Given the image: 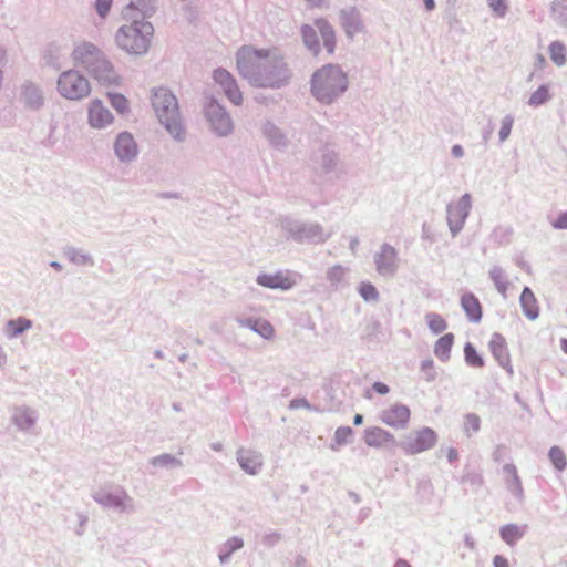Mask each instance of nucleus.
Here are the masks:
<instances>
[{
  "label": "nucleus",
  "instance_id": "nucleus-25",
  "mask_svg": "<svg viewBox=\"0 0 567 567\" xmlns=\"http://www.w3.org/2000/svg\"><path fill=\"white\" fill-rule=\"evenodd\" d=\"M504 473L507 476L506 480H507L508 488L514 494H517L520 496L523 494V487H522V483L518 477L516 467L514 465H506V466H504Z\"/></svg>",
  "mask_w": 567,
  "mask_h": 567
},
{
  "label": "nucleus",
  "instance_id": "nucleus-9",
  "mask_svg": "<svg viewBox=\"0 0 567 567\" xmlns=\"http://www.w3.org/2000/svg\"><path fill=\"white\" fill-rule=\"evenodd\" d=\"M214 81L223 89L225 95L235 105H240L243 101L241 92L234 76L225 69H216L213 74Z\"/></svg>",
  "mask_w": 567,
  "mask_h": 567
},
{
  "label": "nucleus",
  "instance_id": "nucleus-38",
  "mask_svg": "<svg viewBox=\"0 0 567 567\" xmlns=\"http://www.w3.org/2000/svg\"><path fill=\"white\" fill-rule=\"evenodd\" d=\"M359 293L365 301H374L379 297L377 288L370 282H362L359 287Z\"/></svg>",
  "mask_w": 567,
  "mask_h": 567
},
{
  "label": "nucleus",
  "instance_id": "nucleus-18",
  "mask_svg": "<svg viewBox=\"0 0 567 567\" xmlns=\"http://www.w3.org/2000/svg\"><path fill=\"white\" fill-rule=\"evenodd\" d=\"M238 462L241 468L250 475L257 474L262 466L261 455L250 450H240L238 452Z\"/></svg>",
  "mask_w": 567,
  "mask_h": 567
},
{
  "label": "nucleus",
  "instance_id": "nucleus-40",
  "mask_svg": "<svg viewBox=\"0 0 567 567\" xmlns=\"http://www.w3.org/2000/svg\"><path fill=\"white\" fill-rule=\"evenodd\" d=\"M353 435V431L349 426H341L336 430L334 441L338 445L346 444Z\"/></svg>",
  "mask_w": 567,
  "mask_h": 567
},
{
  "label": "nucleus",
  "instance_id": "nucleus-44",
  "mask_svg": "<svg viewBox=\"0 0 567 567\" xmlns=\"http://www.w3.org/2000/svg\"><path fill=\"white\" fill-rule=\"evenodd\" d=\"M551 226L555 229H567V212L558 214V216L551 221Z\"/></svg>",
  "mask_w": 567,
  "mask_h": 567
},
{
  "label": "nucleus",
  "instance_id": "nucleus-45",
  "mask_svg": "<svg viewBox=\"0 0 567 567\" xmlns=\"http://www.w3.org/2000/svg\"><path fill=\"white\" fill-rule=\"evenodd\" d=\"M112 0H96V10L101 17H105L111 8Z\"/></svg>",
  "mask_w": 567,
  "mask_h": 567
},
{
  "label": "nucleus",
  "instance_id": "nucleus-31",
  "mask_svg": "<svg viewBox=\"0 0 567 567\" xmlns=\"http://www.w3.org/2000/svg\"><path fill=\"white\" fill-rule=\"evenodd\" d=\"M549 460L556 470L563 471L567 466V460L564 451L558 446H553L549 450Z\"/></svg>",
  "mask_w": 567,
  "mask_h": 567
},
{
  "label": "nucleus",
  "instance_id": "nucleus-28",
  "mask_svg": "<svg viewBox=\"0 0 567 567\" xmlns=\"http://www.w3.org/2000/svg\"><path fill=\"white\" fill-rule=\"evenodd\" d=\"M425 319L430 330L435 334L443 332L447 327L445 319L439 313L430 312Z\"/></svg>",
  "mask_w": 567,
  "mask_h": 567
},
{
  "label": "nucleus",
  "instance_id": "nucleus-42",
  "mask_svg": "<svg viewBox=\"0 0 567 567\" xmlns=\"http://www.w3.org/2000/svg\"><path fill=\"white\" fill-rule=\"evenodd\" d=\"M513 122L514 121L511 116H506L502 121L501 128H499V140L502 142L505 141L509 136L512 127H513Z\"/></svg>",
  "mask_w": 567,
  "mask_h": 567
},
{
  "label": "nucleus",
  "instance_id": "nucleus-7",
  "mask_svg": "<svg viewBox=\"0 0 567 567\" xmlns=\"http://www.w3.org/2000/svg\"><path fill=\"white\" fill-rule=\"evenodd\" d=\"M437 442V435L434 430L423 427L411 433L403 444L408 454H419L432 449Z\"/></svg>",
  "mask_w": 567,
  "mask_h": 567
},
{
  "label": "nucleus",
  "instance_id": "nucleus-41",
  "mask_svg": "<svg viewBox=\"0 0 567 567\" xmlns=\"http://www.w3.org/2000/svg\"><path fill=\"white\" fill-rule=\"evenodd\" d=\"M488 7L498 17H504L507 12L506 0H487Z\"/></svg>",
  "mask_w": 567,
  "mask_h": 567
},
{
  "label": "nucleus",
  "instance_id": "nucleus-33",
  "mask_svg": "<svg viewBox=\"0 0 567 567\" xmlns=\"http://www.w3.org/2000/svg\"><path fill=\"white\" fill-rule=\"evenodd\" d=\"M463 429L467 435L476 433L481 429V419L477 414L468 413L464 416Z\"/></svg>",
  "mask_w": 567,
  "mask_h": 567
},
{
  "label": "nucleus",
  "instance_id": "nucleus-29",
  "mask_svg": "<svg viewBox=\"0 0 567 567\" xmlns=\"http://www.w3.org/2000/svg\"><path fill=\"white\" fill-rule=\"evenodd\" d=\"M489 276L499 293L506 296L508 289V281L501 268H494L491 270Z\"/></svg>",
  "mask_w": 567,
  "mask_h": 567
},
{
  "label": "nucleus",
  "instance_id": "nucleus-20",
  "mask_svg": "<svg viewBox=\"0 0 567 567\" xmlns=\"http://www.w3.org/2000/svg\"><path fill=\"white\" fill-rule=\"evenodd\" d=\"M461 305L468 319L478 322L482 318V306L473 293H465L461 299Z\"/></svg>",
  "mask_w": 567,
  "mask_h": 567
},
{
  "label": "nucleus",
  "instance_id": "nucleus-51",
  "mask_svg": "<svg viewBox=\"0 0 567 567\" xmlns=\"http://www.w3.org/2000/svg\"><path fill=\"white\" fill-rule=\"evenodd\" d=\"M363 422V416L361 414H355L353 417L354 425H361Z\"/></svg>",
  "mask_w": 567,
  "mask_h": 567
},
{
  "label": "nucleus",
  "instance_id": "nucleus-10",
  "mask_svg": "<svg viewBox=\"0 0 567 567\" xmlns=\"http://www.w3.org/2000/svg\"><path fill=\"white\" fill-rule=\"evenodd\" d=\"M411 419V411L406 405L393 404L381 413V421L394 429H404Z\"/></svg>",
  "mask_w": 567,
  "mask_h": 567
},
{
  "label": "nucleus",
  "instance_id": "nucleus-17",
  "mask_svg": "<svg viewBox=\"0 0 567 567\" xmlns=\"http://www.w3.org/2000/svg\"><path fill=\"white\" fill-rule=\"evenodd\" d=\"M363 440L369 446L381 447L392 443L394 437L390 432L379 426H372L364 431Z\"/></svg>",
  "mask_w": 567,
  "mask_h": 567
},
{
  "label": "nucleus",
  "instance_id": "nucleus-15",
  "mask_svg": "<svg viewBox=\"0 0 567 567\" xmlns=\"http://www.w3.org/2000/svg\"><path fill=\"white\" fill-rule=\"evenodd\" d=\"M114 150L121 161H131L137 155V145L133 136L126 132L118 134Z\"/></svg>",
  "mask_w": 567,
  "mask_h": 567
},
{
  "label": "nucleus",
  "instance_id": "nucleus-47",
  "mask_svg": "<svg viewBox=\"0 0 567 567\" xmlns=\"http://www.w3.org/2000/svg\"><path fill=\"white\" fill-rule=\"evenodd\" d=\"M494 567H508V561L504 556L496 555L493 559Z\"/></svg>",
  "mask_w": 567,
  "mask_h": 567
},
{
  "label": "nucleus",
  "instance_id": "nucleus-34",
  "mask_svg": "<svg viewBox=\"0 0 567 567\" xmlns=\"http://www.w3.org/2000/svg\"><path fill=\"white\" fill-rule=\"evenodd\" d=\"M251 328L266 339H271L275 336V329L267 320H256Z\"/></svg>",
  "mask_w": 567,
  "mask_h": 567
},
{
  "label": "nucleus",
  "instance_id": "nucleus-16",
  "mask_svg": "<svg viewBox=\"0 0 567 567\" xmlns=\"http://www.w3.org/2000/svg\"><path fill=\"white\" fill-rule=\"evenodd\" d=\"M374 261L379 274H392L395 270L396 250L390 245H383Z\"/></svg>",
  "mask_w": 567,
  "mask_h": 567
},
{
  "label": "nucleus",
  "instance_id": "nucleus-32",
  "mask_svg": "<svg viewBox=\"0 0 567 567\" xmlns=\"http://www.w3.org/2000/svg\"><path fill=\"white\" fill-rule=\"evenodd\" d=\"M342 25L349 37H353L362 30V24L354 14L344 16Z\"/></svg>",
  "mask_w": 567,
  "mask_h": 567
},
{
  "label": "nucleus",
  "instance_id": "nucleus-54",
  "mask_svg": "<svg viewBox=\"0 0 567 567\" xmlns=\"http://www.w3.org/2000/svg\"><path fill=\"white\" fill-rule=\"evenodd\" d=\"M538 59H539V61H540V62H544V61H545V60H544V56H542V55H539V56H538Z\"/></svg>",
  "mask_w": 567,
  "mask_h": 567
},
{
  "label": "nucleus",
  "instance_id": "nucleus-35",
  "mask_svg": "<svg viewBox=\"0 0 567 567\" xmlns=\"http://www.w3.org/2000/svg\"><path fill=\"white\" fill-rule=\"evenodd\" d=\"M550 97L547 85L539 86L529 97V105L539 106Z\"/></svg>",
  "mask_w": 567,
  "mask_h": 567
},
{
  "label": "nucleus",
  "instance_id": "nucleus-39",
  "mask_svg": "<svg viewBox=\"0 0 567 567\" xmlns=\"http://www.w3.org/2000/svg\"><path fill=\"white\" fill-rule=\"evenodd\" d=\"M25 97L31 106H40L42 104V96L40 91L34 86L25 87Z\"/></svg>",
  "mask_w": 567,
  "mask_h": 567
},
{
  "label": "nucleus",
  "instance_id": "nucleus-4",
  "mask_svg": "<svg viewBox=\"0 0 567 567\" xmlns=\"http://www.w3.org/2000/svg\"><path fill=\"white\" fill-rule=\"evenodd\" d=\"M153 107L162 124L175 137L181 138L183 126L176 97L166 89H157L153 94Z\"/></svg>",
  "mask_w": 567,
  "mask_h": 567
},
{
  "label": "nucleus",
  "instance_id": "nucleus-14",
  "mask_svg": "<svg viewBox=\"0 0 567 567\" xmlns=\"http://www.w3.org/2000/svg\"><path fill=\"white\" fill-rule=\"evenodd\" d=\"M257 284L270 289H290L295 280L287 272L261 274L257 277Z\"/></svg>",
  "mask_w": 567,
  "mask_h": 567
},
{
  "label": "nucleus",
  "instance_id": "nucleus-23",
  "mask_svg": "<svg viewBox=\"0 0 567 567\" xmlns=\"http://www.w3.org/2000/svg\"><path fill=\"white\" fill-rule=\"evenodd\" d=\"M550 60L557 65L563 66L567 62V48L560 41H554L548 48Z\"/></svg>",
  "mask_w": 567,
  "mask_h": 567
},
{
  "label": "nucleus",
  "instance_id": "nucleus-5",
  "mask_svg": "<svg viewBox=\"0 0 567 567\" xmlns=\"http://www.w3.org/2000/svg\"><path fill=\"white\" fill-rule=\"evenodd\" d=\"M74 60L89 69L94 78L103 84L117 83V76L110 63L100 59L99 49L89 43L78 45L73 51Z\"/></svg>",
  "mask_w": 567,
  "mask_h": 567
},
{
  "label": "nucleus",
  "instance_id": "nucleus-8",
  "mask_svg": "<svg viewBox=\"0 0 567 567\" xmlns=\"http://www.w3.org/2000/svg\"><path fill=\"white\" fill-rule=\"evenodd\" d=\"M470 208L471 197L467 194L449 206L447 221L453 234H456L463 227L464 221L470 213Z\"/></svg>",
  "mask_w": 567,
  "mask_h": 567
},
{
  "label": "nucleus",
  "instance_id": "nucleus-26",
  "mask_svg": "<svg viewBox=\"0 0 567 567\" xmlns=\"http://www.w3.org/2000/svg\"><path fill=\"white\" fill-rule=\"evenodd\" d=\"M551 17L557 23L567 25V0L553 1Z\"/></svg>",
  "mask_w": 567,
  "mask_h": 567
},
{
  "label": "nucleus",
  "instance_id": "nucleus-19",
  "mask_svg": "<svg viewBox=\"0 0 567 567\" xmlns=\"http://www.w3.org/2000/svg\"><path fill=\"white\" fill-rule=\"evenodd\" d=\"M519 302L525 316L528 319L534 320L538 317L539 306L535 295L528 287L524 288L519 298Z\"/></svg>",
  "mask_w": 567,
  "mask_h": 567
},
{
  "label": "nucleus",
  "instance_id": "nucleus-43",
  "mask_svg": "<svg viewBox=\"0 0 567 567\" xmlns=\"http://www.w3.org/2000/svg\"><path fill=\"white\" fill-rule=\"evenodd\" d=\"M328 278L332 282L340 281L344 276V269L341 266H334L328 270Z\"/></svg>",
  "mask_w": 567,
  "mask_h": 567
},
{
  "label": "nucleus",
  "instance_id": "nucleus-48",
  "mask_svg": "<svg viewBox=\"0 0 567 567\" xmlns=\"http://www.w3.org/2000/svg\"><path fill=\"white\" fill-rule=\"evenodd\" d=\"M457 456H458V454H457V451L455 449H450L447 451V458H449L450 462L456 461Z\"/></svg>",
  "mask_w": 567,
  "mask_h": 567
},
{
  "label": "nucleus",
  "instance_id": "nucleus-36",
  "mask_svg": "<svg viewBox=\"0 0 567 567\" xmlns=\"http://www.w3.org/2000/svg\"><path fill=\"white\" fill-rule=\"evenodd\" d=\"M31 327V321L25 318H19L16 320H10L8 322V328L10 329V334L12 337L28 330Z\"/></svg>",
  "mask_w": 567,
  "mask_h": 567
},
{
  "label": "nucleus",
  "instance_id": "nucleus-52",
  "mask_svg": "<svg viewBox=\"0 0 567 567\" xmlns=\"http://www.w3.org/2000/svg\"><path fill=\"white\" fill-rule=\"evenodd\" d=\"M561 350L567 354V339L560 341Z\"/></svg>",
  "mask_w": 567,
  "mask_h": 567
},
{
  "label": "nucleus",
  "instance_id": "nucleus-50",
  "mask_svg": "<svg viewBox=\"0 0 567 567\" xmlns=\"http://www.w3.org/2000/svg\"><path fill=\"white\" fill-rule=\"evenodd\" d=\"M424 4L429 11L433 10L435 7L434 0H424Z\"/></svg>",
  "mask_w": 567,
  "mask_h": 567
},
{
  "label": "nucleus",
  "instance_id": "nucleus-13",
  "mask_svg": "<svg viewBox=\"0 0 567 567\" xmlns=\"http://www.w3.org/2000/svg\"><path fill=\"white\" fill-rule=\"evenodd\" d=\"M488 347L497 362L507 371L509 375H513L514 370L505 338L498 333L493 334Z\"/></svg>",
  "mask_w": 567,
  "mask_h": 567
},
{
  "label": "nucleus",
  "instance_id": "nucleus-46",
  "mask_svg": "<svg viewBox=\"0 0 567 567\" xmlns=\"http://www.w3.org/2000/svg\"><path fill=\"white\" fill-rule=\"evenodd\" d=\"M373 390L382 395L388 394L390 391L389 386L382 382H375L373 384Z\"/></svg>",
  "mask_w": 567,
  "mask_h": 567
},
{
  "label": "nucleus",
  "instance_id": "nucleus-21",
  "mask_svg": "<svg viewBox=\"0 0 567 567\" xmlns=\"http://www.w3.org/2000/svg\"><path fill=\"white\" fill-rule=\"evenodd\" d=\"M315 24L321 34L326 50L332 54L336 49V33L332 27L323 19L316 20Z\"/></svg>",
  "mask_w": 567,
  "mask_h": 567
},
{
  "label": "nucleus",
  "instance_id": "nucleus-30",
  "mask_svg": "<svg viewBox=\"0 0 567 567\" xmlns=\"http://www.w3.org/2000/svg\"><path fill=\"white\" fill-rule=\"evenodd\" d=\"M464 357L468 365L473 368H482L484 365L483 358L477 353L472 343H466L464 347Z\"/></svg>",
  "mask_w": 567,
  "mask_h": 567
},
{
  "label": "nucleus",
  "instance_id": "nucleus-11",
  "mask_svg": "<svg viewBox=\"0 0 567 567\" xmlns=\"http://www.w3.org/2000/svg\"><path fill=\"white\" fill-rule=\"evenodd\" d=\"M206 115L212 124V127L219 135H227L231 132V120L219 104L209 103L206 109Z\"/></svg>",
  "mask_w": 567,
  "mask_h": 567
},
{
  "label": "nucleus",
  "instance_id": "nucleus-24",
  "mask_svg": "<svg viewBox=\"0 0 567 567\" xmlns=\"http://www.w3.org/2000/svg\"><path fill=\"white\" fill-rule=\"evenodd\" d=\"M523 535L524 530L514 524L506 525L501 528V537L509 546L515 545Z\"/></svg>",
  "mask_w": 567,
  "mask_h": 567
},
{
  "label": "nucleus",
  "instance_id": "nucleus-37",
  "mask_svg": "<svg viewBox=\"0 0 567 567\" xmlns=\"http://www.w3.org/2000/svg\"><path fill=\"white\" fill-rule=\"evenodd\" d=\"M109 99L111 105L121 114L126 113L128 111V101L122 94H109Z\"/></svg>",
  "mask_w": 567,
  "mask_h": 567
},
{
  "label": "nucleus",
  "instance_id": "nucleus-53",
  "mask_svg": "<svg viewBox=\"0 0 567 567\" xmlns=\"http://www.w3.org/2000/svg\"><path fill=\"white\" fill-rule=\"evenodd\" d=\"M394 567H411L406 561L399 560Z\"/></svg>",
  "mask_w": 567,
  "mask_h": 567
},
{
  "label": "nucleus",
  "instance_id": "nucleus-6",
  "mask_svg": "<svg viewBox=\"0 0 567 567\" xmlns=\"http://www.w3.org/2000/svg\"><path fill=\"white\" fill-rule=\"evenodd\" d=\"M58 90L69 100H80L87 96L91 86L86 78L75 71L63 72L58 80Z\"/></svg>",
  "mask_w": 567,
  "mask_h": 567
},
{
  "label": "nucleus",
  "instance_id": "nucleus-22",
  "mask_svg": "<svg viewBox=\"0 0 567 567\" xmlns=\"http://www.w3.org/2000/svg\"><path fill=\"white\" fill-rule=\"evenodd\" d=\"M454 344V334L445 333L434 344V354L441 361H447L451 357V350Z\"/></svg>",
  "mask_w": 567,
  "mask_h": 567
},
{
  "label": "nucleus",
  "instance_id": "nucleus-3",
  "mask_svg": "<svg viewBox=\"0 0 567 567\" xmlns=\"http://www.w3.org/2000/svg\"><path fill=\"white\" fill-rule=\"evenodd\" d=\"M153 25L144 20L123 25L115 34L116 44L131 54L147 52L153 35Z\"/></svg>",
  "mask_w": 567,
  "mask_h": 567
},
{
  "label": "nucleus",
  "instance_id": "nucleus-12",
  "mask_svg": "<svg viewBox=\"0 0 567 567\" xmlns=\"http://www.w3.org/2000/svg\"><path fill=\"white\" fill-rule=\"evenodd\" d=\"M89 124L94 128H104L112 124L114 117L100 100H93L87 109Z\"/></svg>",
  "mask_w": 567,
  "mask_h": 567
},
{
  "label": "nucleus",
  "instance_id": "nucleus-27",
  "mask_svg": "<svg viewBox=\"0 0 567 567\" xmlns=\"http://www.w3.org/2000/svg\"><path fill=\"white\" fill-rule=\"evenodd\" d=\"M302 38L305 44L313 51L315 55L319 53V39L317 30L311 25H305L302 28Z\"/></svg>",
  "mask_w": 567,
  "mask_h": 567
},
{
  "label": "nucleus",
  "instance_id": "nucleus-2",
  "mask_svg": "<svg viewBox=\"0 0 567 567\" xmlns=\"http://www.w3.org/2000/svg\"><path fill=\"white\" fill-rule=\"evenodd\" d=\"M347 74L333 64L322 66L312 75L311 91L320 102H332L347 90Z\"/></svg>",
  "mask_w": 567,
  "mask_h": 567
},
{
  "label": "nucleus",
  "instance_id": "nucleus-49",
  "mask_svg": "<svg viewBox=\"0 0 567 567\" xmlns=\"http://www.w3.org/2000/svg\"><path fill=\"white\" fill-rule=\"evenodd\" d=\"M452 154H453L455 157H461V156H463V148H462V146H460V145H454V146L452 147Z\"/></svg>",
  "mask_w": 567,
  "mask_h": 567
},
{
  "label": "nucleus",
  "instance_id": "nucleus-1",
  "mask_svg": "<svg viewBox=\"0 0 567 567\" xmlns=\"http://www.w3.org/2000/svg\"><path fill=\"white\" fill-rule=\"evenodd\" d=\"M236 64L239 74L256 86H279L288 79L287 65L276 50L244 45L236 53Z\"/></svg>",
  "mask_w": 567,
  "mask_h": 567
}]
</instances>
